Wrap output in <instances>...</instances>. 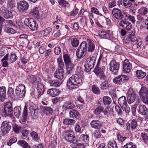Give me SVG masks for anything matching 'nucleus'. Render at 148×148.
<instances>
[{"mask_svg": "<svg viewBox=\"0 0 148 148\" xmlns=\"http://www.w3.org/2000/svg\"><path fill=\"white\" fill-rule=\"evenodd\" d=\"M135 31L134 30L131 34L126 37L125 42L127 45L130 44L134 49L139 48L141 45V39H137L135 36Z\"/></svg>", "mask_w": 148, "mask_h": 148, "instance_id": "nucleus-1", "label": "nucleus"}, {"mask_svg": "<svg viewBox=\"0 0 148 148\" xmlns=\"http://www.w3.org/2000/svg\"><path fill=\"white\" fill-rule=\"evenodd\" d=\"M81 75L76 74L70 77L67 81V86L69 89H72L81 85L82 83Z\"/></svg>", "mask_w": 148, "mask_h": 148, "instance_id": "nucleus-2", "label": "nucleus"}, {"mask_svg": "<svg viewBox=\"0 0 148 148\" xmlns=\"http://www.w3.org/2000/svg\"><path fill=\"white\" fill-rule=\"evenodd\" d=\"M96 57L91 55L87 58L84 65L85 71L89 72L93 68L95 64Z\"/></svg>", "mask_w": 148, "mask_h": 148, "instance_id": "nucleus-3", "label": "nucleus"}, {"mask_svg": "<svg viewBox=\"0 0 148 148\" xmlns=\"http://www.w3.org/2000/svg\"><path fill=\"white\" fill-rule=\"evenodd\" d=\"M112 13L113 16L116 19L122 20H126L127 14L124 12L122 13L120 10L117 8H114L112 10Z\"/></svg>", "mask_w": 148, "mask_h": 148, "instance_id": "nucleus-4", "label": "nucleus"}, {"mask_svg": "<svg viewBox=\"0 0 148 148\" xmlns=\"http://www.w3.org/2000/svg\"><path fill=\"white\" fill-rule=\"evenodd\" d=\"M87 49L86 42H82L76 51V54L77 57L81 58L84 56Z\"/></svg>", "mask_w": 148, "mask_h": 148, "instance_id": "nucleus-5", "label": "nucleus"}, {"mask_svg": "<svg viewBox=\"0 0 148 148\" xmlns=\"http://www.w3.org/2000/svg\"><path fill=\"white\" fill-rule=\"evenodd\" d=\"M105 68L104 66L100 68L97 66L94 70V72L97 76V78L102 81L105 80L106 79V77L104 73Z\"/></svg>", "mask_w": 148, "mask_h": 148, "instance_id": "nucleus-6", "label": "nucleus"}, {"mask_svg": "<svg viewBox=\"0 0 148 148\" xmlns=\"http://www.w3.org/2000/svg\"><path fill=\"white\" fill-rule=\"evenodd\" d=\"M24 23L32 31H35L37 30L38 24L36 21L33 18L25 19L24 21Z\"/></svg>", "mask_w": 148, "mask_h": 148, "instance_id": "nucleus-7", "label": "nucleus"}, {"mask_svg": "<svg viewBox=\"0 0 148 148\" xmlns=\"http://www.w3.org/2000/svg\"><path fill=\"white\" fill-rule=\"evenodd\" d=\"M142 101L145 104L148 105V89L145 87L142 86L139 92Z\"/></svg>", "mask_w": 148, "mask_h": 148, "instance_id": "nucleus-8", "label": "nucleus"}, {"mask_svg": "<svg viewBox=\"0 0 148 148\" xmlns=\"http://www.w3.org/2000/svg\"><path fill=\"white\" fill-rule=\"evenodd\" d=\"M110 70L112 74L116 75L117 74L119 68V64L115 60H112L109 64Z\"/></svg>", "mask_w": 148, "mask_h": 148, "instance_id": "nucleus-9", "label": "nucleus"}, {"mask_svg": "<svg viewBox=\"0 0 148 148\" xmlns=\"http://www.w3.org/2000/svg\"><path fill=\"white\" fill-rule=\"evenodd\" d=\"M25 87L23 84H21L17 86L15 89V92L19 98L24 97L25 94Z\"/></svg>", "mask_w": 148, "mask_h": 148, "instance_id": "nucleus-10", "label": "nucleus"}, {"mask_svg": "<svg viewBox=\"0 0 148 148\" xmlns=\"http://www.w3.org/2000/svg\"><path fill=\"white\" fill-rule=\"evenodd\" d=\"M13 113L12 104L10 102L5 103L3 113L5 116L11 115Z\"/></svg>", "mask_w": 148, "mask_h": 148, "instance_id": "nucleus-11", "label": "nucleus"}, {"mask_svg": "<svg viewBox=\"0 0 148 148\" xmlns=\"http://www.w3.org/2000/svg\"><path fill=\"white\" fill-rule=\"evenodd\" d=\"M65 139L68 141L73 142L75 140V137L73 132L71 130L66 131L64 133Z\"/></svg>", "mask_w": 148, "mask_h": 148, "instance_id": "nucleus-12", "label": "nucleus"}, {"mask_svg": "<svg viewBox=\"0 0 148 148\" xmlns=\"http://www.w3.org/2000/svg\"><path fill=\"white\" fill-rule=\"evenodd\" d=\"M8 121H4L2 123L1 129L2 132V136H4L8 133L10 129L11 126L8 124Z\"/></svg>", "mask_w": 148, "mask_h": 148, "instance_id": "nucleus-13", "label": "nucleus"}, {"mask_svg": "<svg viewBox=\"0 0 148 148\" xmlns=\"http://www.w3.org/2000/svg\"><path fill=\"white\" fill-rule=\"evenodd\" d=\"M87 47L88 51L91 53V55H93L94 56H97V53L95 49V45L92 41L89 40L88 42Z\"/></svg>", "mask_w": 148, "mask_h": 148, "instance_id": "nucleus-14", "label": "nucleus"}, {"mask_svg": "<svg viewBox=\"0 0 148 148\" xmlns=\"http://www.w3.org/2000/svg\"><path fill=\"white\" fill-rule=\"evenodd\" d=\"M6 5H4L2 8L1 14L2 16L5 18H12L13 15L12 12L10 11L6 7Z\"/></svg>", "mask_w": 148, "mask_h": 148, "instance_id": "nucleus-15", "label": "nucleus"}, {"mask_svg": "<svg viewBox=\"0 0 148 148\" xmlns=\"http://www.w3.org/2000/svg\"><path fill=\"white\" fill-rule=\"evenodd\" d=\"M128 79V77L127 76L121 75H119L115 77L113 79L114 82L118 84H121L125 80H127Z\"/></svg>", "mask_w": 148, "mask_h": 148, "instance_id": "nucleus-16", "label": "nucleus"}, {"mask_svg": "<svg viewBox=\"0 0 148 148\" xmlns=\"http://www.w3.org/2000/svg\"><path fill=\"white\" fill-rule=\"evenodd\" d=\"M138 110L141 114L144 115L146 119H148V109L144 105L139 104Z\"/></svg>", "mask_w": 148, "mask_h": 148, "instance_id": "nucleus-17", "label": "nucleus"}, {"mask_svg": "<svg viewBox=\"0 0 148 148\" xmlns=\"http://www.w3.org/2000/svg\"><path fill=\"white\" fill-rule=\"evenodd\" d=\"M128 93L127 100L128 103L131 104L135 101L136 98V95L134 91L131 90L128 91Z\"/></svg>", "mask_w": 148, "mask_h": 148, "instance_id": "nucleus-18", "label": "nucleus"}, {"mask_svg": "<svg viewBox=\"0 0 148 148\" xmlns=\"http://www.w3.org/2000/svg\"><path fill=\"white\" fill-rule=\"evenodd\" d=\"M29 7L28 3L25 1H21L18 3V8L21 12L26 10Z\"/></svg>", "mask_w": 148, "mask_h": 148, "instance_id": "nucleus-19", "label": "nucleus"}, {"mask_svg": "<svg viewBox=\"0 0 148 148\" xmlns=\"http://www.w3.org/2000/svg\"><path fill=\"white\" fill-rule=\"evenodd\" d=\"M132 68L131 64L127 60H125L123 63V71L126 73H129Z\"/></svg>", "mask_w": 148, "mask_h": 148, "instance_id": "nucleus-20", "label": "nucleus"}, {"mask_svg": "<svg viewBox=\"0 0 148 148\" xmlns=\"http://www.w3.org/2000/svg\"><path fill=\"white\" fill-rule=\"evenodd\" d=\"M119 25L124 28L129 30L132 28V25L131 23L126 20H122L119 23Z\"/></svg>", "mask_w": 148, "mask_h": 148, "instance_id": "nucleus-21", "label": "nucleus"}, {"mask_svg": "<svg viewBox=\"0 0 148 148\" xmlns=\"http://www.w3.org/2000/svg\"><path fill=\"white\" fill-rule=\"evenodd\" d=\"M64 71L63 69H60L57 70L54 73V77L62 81L64 78Z\"/></svg>", "mask_w": 148, "mask_h": 148, "instance_id": "nucleus-22", "label": "nucleus"}, {"mask_svg": "<svg viewBox=\"0 0 148 148\" xmlns=\"http://www.w3.org/2000/svg\"><path fill=\"white\" fill-rule=\"evenodd\" d=\"M47 93L50 96L54 97L59 95L60 91L59 89L56 88H52L47 90Z\"/></svg>", "mask_w": 148, "mask_h": 148, "instance_id": "nucleus-23", "label": "nucleus"}, {"mask_svg": "<svg viewBox=\"0 0 148 148\" xmlns=\"http://www.w3.org/2000/svg\"><path fill=\"white\" fill-rule=\"evenodd\" d=\"M91 127L94 129H99L101 126L100 122L98 120H93L90 123Z\"/></svg>", "mask_w": 148, "mask_h": 148, "instance_id": "nucleus-24", "label": "nucleus"}, {"mask_svg": "<svg viewBox=\"0 0 148 148\" xmlns=\"http://www.w3.org/2000/svg\"><path fill=\"white\" fill-rule=\"evenodd\" d=\"M66 69V73L69 74L71 73L75 66V64L72 62L65 64Z\"/></svg>", "mask_w": 148, "mask_h": 148, "instance_id": "nucleus-25", "label": "nucleus"}, {"mask_svg": "<svg viewBox=\"0 0 148 148\" xmlns=\"http://www.w3.org/2000/svg\"><path fill=\"white\" fill-rule=\"evenodd\" d=\"M37 90L38 93V97L42 95L44 91V86L41 83H38L37 85Z\"/></svg>", "mask_w": 148, "mask_h": 148, "instance_id": "nucleus-26", "label": "nucleus"}, {"mask_svg": "<svg viewBox=\"0 0 148 148\" xmlns=\"http://www.w3.org/2000/svg\"><path fill=\"white\" fill-rule=\"evenodd\" d=\"M6 89L4 86L0 87V100L4 101L5 99Z\"/></svg>", "mask_w": 148, "mask_h": 148, "instance_id": "nucleus-27", "label": "nucleus"}, {"mask_svg": "<svg viewBox=\"0 0 148 148\" xmlns=\"http://www.w3.org/2000/svg\"><path fill=\"white\" fill-rule=\"evenodd\" d=\"M69 116L71 118L78 119L79 117L80 114L77 110L73 109L69 112Z\"/></svg>", "mask_w": 148, "mask_h": 148, "instance_id": "nucleus-28", "label": "nucleus"}, {"mask_svg": "<svg viewBox=\"0 0 148 148\" xmlns=\"http://www.w3.org/2000/svg\"><path fill=\"white\" fill-rule=\"evenodd\" d=\"M40 108L41 110L47 115L52 114L53 112V109L49 107L40 106Z\"/></svg>", "mask_w": 148, "mask_h": 148, "instance_id": "nucleus-29", "label": "nucleus"}, {"mask_svg": "<svg viewBox=\"0 0 148 148\" xmlns=\"http://www.w3.org/2000/svg\"><path fill=\"white\" fill-rule=\"evenodd\" d=\"M75 107L74 104L70 101L65 102L62 106V108L65 109H72L74 108Z\"/></svg>", "mask_w": 148, "mask_h": 148, "instance_id": "nucleus-30", "label": "nucleus"}, {"mask_svg": "<svg viewBox=\"0 0 148 148\" xmlns=\"http://www.w3.org/2000/svg\"><path fill=\"white\" fill-rule=\"evenodd\" d=\"M118 102L121 107L127 104L126 97L124 96H122L119 97L118 99Z\"/></svg>", "mask_w": 148, "mask_h": 148, "instance_id": "nucleus-31", "label": "nucleus"}, {"mask_svg": "<svg viewBox=\"0 0 148 148\" xmlns=\"http://www.w3.org/2000/svg\"><path fill=\"white\" fill-rule=\"evenodd\" d=\"M75 123V121L72 119L66 118L63 121L64 124L66 125H72Z\"/></svg>", "mask_w": 148, "mask_h": 148, "instance_id": "nucleus-32", "label": "nucleus"}, {"mask_svg": "<svg viewBox=\"0 0 148 148\" xmlns=\"http://www.w3.org/2000/svg\"><path fill=\"white\" fill-rule=\"evenodd\" d=\"M136 75L139 79H141L145 76L146 73L142 70H138L136 71Z\"/></svg>", "mask_w": 148, "mask_h": 148, "instance_id": "nucleus-33", "label": "nucleus"}, {"mask_svg": "<svg viewBox=\"0 0 148 148\" xmlns=\"http://www.w3.org/2000/svg\"><path fill=\"white\" fill-rule=\"evenodd\" d=\"M89 140V137L87 135L82 134L79 138V140L83 143H87Z\"/></svg>", "mask_w": 148, "mask_h": 148, "instance_id": "nucleus-34", "label": "nucleus"}, {"mask_svg": "<svg viewBox=\"0 0 148 148\" xmlns=\"http://www.w3.org/2000/svg\"><path fill=\"white\" fill-rule=\"evenodd\" d=\"M21 107L18 106L15 107L14 109V111L15 116L18 118L21 113Z\"/></svg>", "mask_w": 148, "mask_h": 148, "instance_id": "nucleus-35", "label": "nucleus"}, {"mask_svg": "<svg viewBox=\"0 0 148 148\" xmlns=\"http://www.w3.org/2000/svg\"><path fill=\"white\" fill-rule=\"evenodd\" d=\"M103 101L104 105H110L111 101V99L108 96H105L103 98Z\"/></svg>", "mask_w": 148, "mask_h": 148, "instance_id": "nucleus-36", "label": "nucleus"}, {"mask_svg": "<svg viewBox=\"0 0 148 148\" xmlns=\"http://www.w3.org/2000/svg\"><path fill=\"white\" fill-rule=\"evenodd\" d=\"M104 109V108L103 106H99L97 107L94 110L93 113L97 115L99 114L102 111H103V110Z\"/></svg>", "mask_w": 148, "mask_h": 148, "instance_id": "nucleus-37", "label": "nucleus"}, {"mask_svg": "<svg viewBox=\"0 0 148 148\" xmlns=\"http://www.w3.org/2000/svg\"><path fill=\"white\" fill-rule=\"evenodd\" d=\"M18 144L22 147L25 148H30V146L24 140H19L18 142Z\"/></svg>", "mask_w": 148, "mask_h": 148, "instance_id": "nucleus-38", "label": "nucleus"}, {"mask_svg": "<svg viewBox=\"0 0 148 148\" xmlns=\"http://www.w3.org/2000/svg\"><path fill=\"white\" fill-rule=\"evenodd\" d=\"M63 58L65 64L72 62L70 56L67 54L63 55Z\"/></svg>", "mask_w": 148, "mask_h": 148, "instance_id": "nucleus-39", "label": "nucleus"}, {"mask_svg": "<svg viewBox=\"0 0 148 148\" xmlns=\"http://www.w3.org/2000/svg\"><path fill=\"white\" fill-rule=\"evenodd\" d=\"M139 12L142 15L145 16L148 13V9L145 7H142L139 9Z\"/></svg>", "mask_w": 148, "mask_h": 148, "instance_id": "nucleus-40", "label": "nucleus"}, {"mask_svg": "<svg viewBox=\"0 0 148 148\" xmlns=\"http://www.w3.org/2000/svg\"><path fill=\"white\" fill-rule=\"evenodd\" d=\"M12 127L13 130L15 133L18 134L21 131V127L20 126L14 124L13 125Z\"/></svg>", "mask_w": 148, "mask_h": 148, "instance_id": "nucleus-41", "label": "nucleus"}, {"mask_svg": "<svg viewBox=\"0 0 148 148\" xmlns=\"http://www.w3.org/2000/svg\"><path fill=\"white\" fill-rule=\"evenodd\" d=\"M109 87V84L108 82L104 81L100 84V88L101 90H106Z\"/></svg>", "mask_w": 148, "mask_h": 148, "instance_id": "nucleus-42", "label": "nucleus"}, {"mask_svg": "<svg viewBox=\"0 0 148 148\" xmlns=\"http://www.w3.org/2000/svg\"><path fill=\"white\" fill-rule=\"evenodd\" d=\"M92 92L96 95L100 94V91L99 88L96 86L93 85L92 87Z\"/></svg>", "mask_w": 148, "mask_h": 148, "instance_id": "nucleus-43", "label": "nucleus"}, {"mask_svg": "<svg viewBox=\"0 0 148 148\" xmlns=\"http://www.w3.org/2000/svg\"><path fill=\"white\" fill-rule=\"evenodd\" d=\"M130 124L131 130H135L137 126L136 120L135 119H133Z\"/></svg>", "mask_w": 148, "mask_h": 148, "instance_id": "nucleus-44", "label": "nucleus"}, {"mask_svg": "<svg viewBox=\"0 0 148 148\" xmlns=\"http://www.w3.org/2000/svg\"><path fill=\"white\" fill-rule=\"evenodd\" d=\"M27 79L30 83H34L37 79L35 76L32 75H29L27 76Z\"/></svg>", "mask_w": 148, "mask_h": 148, "instance_id": "nucleus-45", "label": "nucleus"}, {"mask_svg": "<svg viewBox=\"0 0 148 148\" xmlns=\"http://www.w3.org/2000/svg\"><path fill=\"white\" fill-rule=\"evenodd\" d=\"M32 115L36 116L38 114V109L36 107L32 106L30 109Z\"/></svg>", "mask_w": 148, "mask_h": 148, "instance_id": "nucleus-46", "label": "nucleus"}, {"mask_svg": "<svg viewBox=\"0 0 148 148\" xmlns=\"http://www.w3.org/2000/svg\"><path fill=\"white\" fill-rule=\"evenodd\" d=\"M27 108L26 106H25L22 115L23 117V121H26L27 117Z\"/></svg>", "mask_w": 148, "mask_h": 148, "instance_id": "nucleus-47", "label": "nucleus"}, {"mask_svg": "<svg viewBox=\"0 0 148 148\" xmlns=\"http://www.w3.org/2000/svg\"><path fill=\"white\" fill-rule=\"evenodd\" d=\"M7 4L8 8H11L14 6L15 3L14 0H8Z\"/></svg>", "mask_w": 148, "mask_h": 148, "instance_id": "nucleus-48", "label": "nucleus"}, {"mask_svg": "<svg viewBox=\"0 0 148 148\" xmlns=\"http://www.w3.org/2000/svg\"><path fill=\"white\" fill-rule=\"evenodd\" d=\"M75 131L76 133L81 134L83 132L80 125L78 123H76L75 126Z\"/></svg>", "mask_w": 148, "mask_h": 148, "instance_id": "nucleus-49", "label": "nucleus"}, {"mask_svg": "<svg viewBox=\"0 0 148 148\" xmlns=\"http://www.w3.org/2000/svg\"><path fill=\"white\" fill-rule=\"evenodd\" d=\"M141 136L144 143L146 144H148V136H147V134L145 133H142L141 134Z\"/></svg>", "mask_w": 148, "mask_h": 148, "instance_id": "nucleus-50", "label": "nucleus"}, {"mask_svg": "<svg viewBox=\"0 0 148 148\" xmlns=\"http://www.w3.org/2000/svg\"><path fill=\"white\" fill-rule=\"evenodd\" d=\"M109 30H107V32L103 31H101L100 35L101 38H106L109 37Z\"/></svg>", "mask_w": 148, "mask_h": 148, "instance_id": "nucleus-51", "label": "nucleus"}, {"mask_svg": "<svg viewBox=\"0 0 148 148\" xmlns=\"http://www.w3.org/2000/svg\"><path fill=\"white\" fill-rule=\"evenodd\" d=\"M122 148H137L136 145H134L132 143H127Z\"/></svg>", "mask_w": 148, "mask_h": 148, "instance_id": "nucleus-52", "label": "nucleus"}, {"mask_svg": "<svg viewBox=\"0 0 148 148\" xmlns=\"http://www.w3.org/2000/svg\"><path fill=\"white\" fill-rule=\"evenodd\" d=\"M123 5L125 8H128L131 7L132 4V2L129 0H124L123 1Z\"/></svg>", "mask_w": 148, "mask_h": 148, "instance_id": "nucleus-53", "label": "nucleus"}, {"mask_svg": "<svg viewBox=\"0 0 148 148\" xmlns=\"http://www.w3.org/2000/svg\"><path fill=\"white\" fill-rule=\"evenodd\" d=\"M71 43L73 47H76L79 44V40L76 38H73L71 40Z\"/></svg>", "mask_w": 148, "mask_h": 148, "instance_id": "nucleus-54", "label": "nucleus"}, {"mask_svg": "<svg viewBox=\"0 0 148 148\" xmlns=\"http://www.w3.org/2000/svg\"><path fill=\"white\" fill-rule=\"evenodd\" d=\"M62 81L58 79L57 80H55L52 82V84H53V86L57 87L59 86L61 84Z\"/></svg>", "mask_w": 148, "mask_h": 148, "instance_id": "nucleus-55", "label": "nucleus"}, {"mask_svg": "<svg viewBox=\"0 0 148 148\" xmlns=\"http://www.w3.org/2000/svg\"><path fill=\"white\" fill-rule=\"evenodd\" d=\"M18 57L14 54H12L10 55L9 61L11 63L15 62L17 59Z\"/></svg>", "mask_w": 148, "mask_h": 148, "instance_id": "nucleus-56", "label": "nucleus"}, {"mask_svg": "<svg viewBox=\"0 0 148 148\" xmlns=\"http://www.w3.org/2000/svg\"><path fill=\"white\" fill-rule=\"evenodd\" d=\"M32 15L36 16L39 15V12L38 8L37 7L34 8L32 11Z\"/></svg>", "mask_w": 148, "mask_h": 148, "instance_id": "nucleus-57", "label": "nucleus"}, {"mask_svg": "<svg viewBox=\"0 0 148 148\" xmlns=\"http://www.w3.org/2000/svg\"><path fill=\"white\" fill-rule=\"evenodd\" d=\"M17 141V139L16 137H11L9 142L7 143V145L9 146H10L12 144L16 142Z\"/></svg>", "mask_w": 148, "mask_h": 148, "instance_id": "nucleus-58", "label": "nucleus"}, {"mask_svg": "<svg viewBox=\"0 0 148 148\" xmlns=\"http://www.w3.org/2000/svg\"><path fill=\"white\" fill-rule=\"evenodd\" d=\"M51 30L52 29L51 28L48 27L45 30L42 31V32L43 33L44 36H47L50 33Z\"/></svg>", "mask_w": 148, "mask_h": 148, "instance_id": "nucleus-59", "label": "nucleus"}, {"mask_svg": "<svg viewBox=\"0 0 148 148\" xmlns=\"http://www.w3.org/2000/svg\"><path fill=\"white\" fill-rule=\"evenodd\" d=\"M93 135L95 138H100L101 136V133L99 130H95L94 133Z\"/></svg>", "mask_w": 148, "mask_h": 148, "instance_id": "nucleus-60", "label": "nucleus"}, {"mask_svg": "<svg viewBox=\"0 0 148 148\" xmlns=\"http://www.w3.org/2000/svg\"><path fill=\"white\" fill-rule=\"evenodd\" d=\"M30 135L34 140H36L38 139V135L36 132L33 131L30 133Z\"/></svg>", "mask_w": 148, "mask_h": 148, "instance_id": "nucleus-61", "label": "nucleus"}, {"mask_svg": "<svg viewBox=\"0 0 148 148\" xmlns=\"http://www.w3.org/2000/svg\"><path fill=\"white\" fill-rule=\"evenodd\" d=\"M54 51L56 55H58L61 52V49L59 47H56L54 49Z\"/></svg>", "mask_w": 148, "mask_h": 148, "instance_id": "nucleus-62", "label": "nucleus"}, {"mask_svg": "<svg viewBox=\"0 0 148 148\" xmlns=\"http://www.w3.org/2000/svg\"><path fill=\"white\" fill-rule=\"evenodd\" d=\"M123 110H125L126 113H128L130 111V109L129 107L127 106V105L123 106L121 107Z\"/></svg>", "mask_w": 148, "mask_h": 148, "instance_id": "nucleus-63", "label": "nucleus"}, {"mask_svg": "<svg viewBox=\"0 0 148 148\" xmlns=\"http://www.w3.org/2000/svg\"><path fill=\"white\" fill-rule=\"evenodd\" d=\"M108 148H117L116 144L115 143H109L108 145Z\"/></svg>", "mask_w": 148, "mask_h": 148, "instance_id": "nucleus-64", "label": "nucleus"}]
</instances>
